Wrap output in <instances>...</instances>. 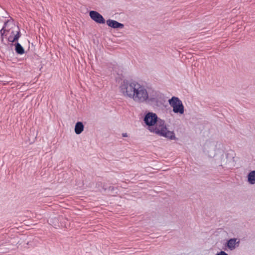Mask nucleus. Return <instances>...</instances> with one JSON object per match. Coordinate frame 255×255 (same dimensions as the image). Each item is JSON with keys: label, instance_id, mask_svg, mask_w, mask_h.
Segmentation results:
<instances>
[{"label": "nucleus", "instance_id": "1", "mask_svg": "<svg viewBox=\"0 0 255 255\" xmlns=\"http://www.w3.org/2000/svg\"><path fill=\"white\" fill-rule=\"evenodd\" d=\"M120 92L126 98L136 103H145L152 99L150 91L144 85L136 81H124L120 87Z\"/></svg>", "mask_w": 255, "mask_h": 255}, {"label": "nucleus", "instance_id": "2", "mask_svg": "<svg viewBox=\"0 0 255 255\" xmlns=\"http://www.w3.org/2000/svg\"><path fill=\"white\" fill-rule=\"evenodd\" d=\"M143 121L150 132L170 140L176 139L174 131L169 130L165 121L158 118L156 114L148 112L145 115Z\"/></svg>", "mask_w": 255, "mask_h": 255}, {"label": "nucleus", "instance_id": "3", "mask_svg": "<svg viewBox=\"0 0 255 255\" xmlns=\"http://www.w3.org/2000/svg\"><path fill=\"white\" fill-rule=\"evenodd\" d=\"M208 153L211 157H215L220 165L224 167H231L235 166L234 156L233 152H227L220 148L221 144L215 141L206 143Z\"/></svg>", "mask_w": 255, "mask_h": 255}, {"label": "nucleus", "instance_id": "4", "mask_svg": "<svg viewBox=\"0 0 255 255\" xmlns=\"http://www.w3.org/2000/svg\"><path fill=\"white\" fill-rule=\"evenodd\" d=\"M169 105L173 108L175 113L183 114L184 112L183 105L180 100L177 97H173L168 100Z\"/></svg>", "mask_w": 255, "mask_h": 255}, {"label": "nucleus", "instance_id": "5", "mask_svg": "<svg viewBox=\"0 0 255 255\" xmlns=\"http://www.w3.org/2000/svg\"><path fill=\"white\" fill-rule=\"evenodd\" d=\"M89 15L91 18L97 23L103 24L105 22V20L103 16L96 11H90Z\"/></svg>", "mask_w": 255, "mask_h": 255}, {"label": "nucleus", "instance_id": "6", "mask_svg": "<svg viewBox=\"0 0 255 255\" xmlns=\"http://www.w3.org/2000/svg\"><path fill=\"white\" fill-rule=\"evenodd\" d=\"M11 34H15L14 36L9 35L8 37V40L11 43H13L17 41L20 36V31L19 28L13 24V26L12 27Z\"/></svg>", "mask_w": 255, "mask_h": 255}, {"label": "nucleus", "instance_id": "7", "mask_svg": "<svg viewBox=\"0 0 255 255\" xmlns=\"http://www.w3.org/2000/svg\"><path fill=\"white\" fill-rule=\"evenodd\" d=\"M106 23L109 26L114 28H123L124 26L123 24L112 19L107 20L106 21Z\"/></svg>", "mask_w": 255, "mask_h": 255}, {"label": "nucleus", "instance_id": "8", "mask_svg": "<svg viewBox=\"0 0 255 255\" xmlns=\"http://www.w3.org/2000/svg\"><path fill=\"white\" fill-rule=\"evenodd\" d=\"M239 243L240 241H237V239L233 238L230 239L228 241L227 243V246L230 250H233L236 248V245H237V246H239Z\"/></svg>", "mask_w": 255, "mask_h": 255}, {"label": "nucleus", "instance_id": "9", "mask_svg": "<svg viewBox=\"0 0 255 255\" xmlns=\"http://www.w3.org/2000/svg\"><path fill=\"white\" fill-rule=\"evenodd\" d=\"M74 130L77 134H80L84 130V125L81 122H77L75 126Z\"/></svg>", "mask_w": 255, "mask_h": 255}, {"label": "nucleus", "instance_id": "10", "mask_svg": "<svg viewBox=\"0 0 255 255\" xmlns=\"http://www.w3.org/2000/svg\"><path fill=\"white\" fill-rule=\"evenodd\" d=\"M247 179L249 184L252 185L255 184V170H253L249 173Z\"/></svg>", "mask_w": 255, "mask_h": 255}, {"label": "nucleus", "instance_id": "11", "mask_svg": "<svg viewBox=\"0 0 255 255\" xmlns=\"http://www.w3.org/2000/svg\"><path fill=\"white\" fill-rule=\"evenodd\" d=\"M15 50L16 53H17L19 54H22L24 53L23 48L19 43H17L15 44Z\"/></svg>", "mask_w": 255, "mask_h": 255}, {"label": "nucleus", "instance_id": "12", "mask_svg": "<svg viewBox=\"0 0 255 255\" xmlns=\"http://www.w3.org/2000/svg\"><path fill=\"white\" fill-rule=\"evenodd\" d=\"M8 21H7L6 22H5V23H4V26L3 27V28H2L0 30V33H1V35H2L4 34V33L5 31L6 30V29H5V27H6V24H7V23H8Z\"/></svg>", "mask_w": 255, "mask_h": 255}, {"label": "nucleus", "instance_id": "13", "mask_svg": "<svg viewBox=\"0 0 255 255\" xmlns=\"http://www.w3.org/2000/svg\"><path fill=\"white\" fill-rule=\"evenodd\" d=\"M216 255H228L224 251H221L219 253H217Z\"/></svg>", "mask_w": 255, "mask_h": 255}, {"label": "nucleus", "instance_id": "14", "mask_svg": "<svg viewBox=\"0 0 255 255\" xmlns=\"http://www.w3.org/2000/svg\"><path fill=\"white\" fill-rule=\"evenodd\" d=\"M15 34H11H11H10V35L14 36V35H15Z\"/></svg>", "mask_w": 255, "mask_h": 255}, {"label": "nucleus", "instance_id": "15", "mask_svg": "<svg viewBox=\"0 0 255 255\" xmlns=\"http://www.w3.org/2000/svg\"><path fill=\"white\" fill-rule=\"evenodd\" d=\"M123 136H127V135H126V134H124V135H123Z\"/></svg>", "mask_w": 255, "mask_h": 255}]
</instances>
